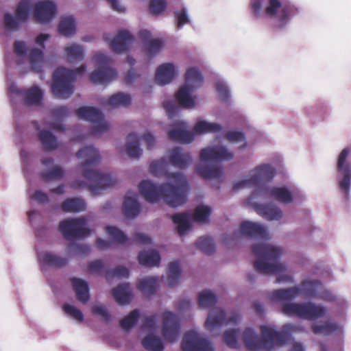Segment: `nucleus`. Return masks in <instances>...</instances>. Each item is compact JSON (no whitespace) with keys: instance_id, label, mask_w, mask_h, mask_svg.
<instances>
[{"instance_id":"1","label":"nucleus","mask_w":351,"mask_h":351,"mask_svg":"<svg viewBox=\"0 0 351 351\" xmlns=\"http://www.w3.org/2000/svg\"><path fill=\"white\" fill-rule=\"evenodd\" d=\"M242 236L253 238L257 243L252 245V252L256 256L254 263L255 269L264 274H275L277 283H293V277L288 274L285 264L279 263L282 254L280 247L269 243V234L265 226L250 221H243L239 230L230 238H224V242L230 243L241 239Z\"/></svg>"},{"instance_id":"2","label":"nucleus","mask_w":351,"mask_h":351,"mask_svg":"<svg viewBox=\"0 0 351 351\" xmlns=\"http://www.w3.org/2000/svg\"><path fill=\"white\" fill-rule=\"evenodd\" d=\"M166 158L154 160L149 165V172L154 176L165 177L167 182L157 186L149 180L141 182L139 191L145 199L154 203L163 200L171 207H178L185 203L189 191L185 175L182 173H169Z\"/></svg>"},{"instance_id":"3","label":"nucleus","mask_w":351,"mask_h":351,"mask_svg":"<svg viewBox=\"0 0 351 351\" xmlns=\"http://www.w3.org/2000/svg\"><path fill=\"white\" fill-rule=\"evenodd\" d=\"M260 330L262 337L252 327L245 328L241 336L237 330H228L223 334V341L229 347L237 348L238 340L241 337L244 345L250 351H269L286 344L292 333L302 330L299 326L292 324H285L280 332L272 324L261 325Z\"/></svg>"},{"instance_id":"4","label":"nucleus","mask_w":351,"mask_h":351,"mask_svg":"<svg viewBox=\"0 0 351 351\" xmlns=\"http://www.w3.org/2000/svg\"><path fill=\"white\" fill-rule=\"evenodd\" d=\"M34 9V18L39 23H49L55 16L56 6L49 0L39 1L22 0L18 4L15 11L6 12L3 16V27L7 32H16L29 19V12Z\"/></svg>"},{"instance_id":"5","label":"nucleus","mask_w":351,"mask_h":351,"mask_svg":"<svg viewBox=\"0 0 351 351\" xmlns=\"http://www.w3.org/2000/svg\"><path fill=\"white\" fill-rule=\"evenodd\" d=\"M76 156L83 160L80 168L84 177L90 182L88 188L93 195H99L105 189L117 184V179L113 174L101 172L94 168L101 159L97 149L93 146L83 147L77 152Z\"/></svg>"},{"instance_id":"6","label":"nucleus","mask_w":351,"mask_h":351,"mask_svg":"<svg viewBox=\"0 0 351 351\" xmlns=\"http://www.w3.org/2000/svg\"><path fill=\"white\" fill-rule=\"evenodd\" d=\"M300 295L326 302H332L336 299V296L325 289L319 281L311 280H304L299 287L275 290L270 293L269 299L278 302L293 300Z\"/></svg>"},{"instance_id":"7","label":"nucleus","mask_w":351,"mask_h":351,"mask_svg":"<svg viewBox=\"0 0 351 351\" xmlns=\"http://www.w3.org/2000/svg\"><path fill=\"white\" fill-rule=\"evenodd\" d=\"M234 153L226 145L217 144L204 148L200 152V160L196 171L205 179L219 178L223 169L215 162L228 161L233 158Z\"/></svg>"},{"instance_id":"8","label":"nucleus","mask_w":351,"mask_h":351,"mask_svg":"<svg viewBox=\"0 0 351 351\" xmlns=\"http://www.w3.org/2000/svg\"><path fill=\"white\" fill-rule=\"evenodd\" d=\"M49 35L47 34H40L38 35L35 43L41 47V49L32 48L29 49L27 43L23 40H16L14 43V61L22 69H31L39 72L45 63L43 49H45L44 43L48 40Z\"/></svg>"},{"instance_id":"9","label":"nucleus","mask_w":351,"mask_h":351,"mask_svg":"<svg viewBox=\"0 0 351 351\" xmlns=\"http://www.w3.org/2000/svg\"><path fill=\"white\" fill-rule=\"evenodd\" d=\"M251 6L255 16L269 19L278 23L279 27L289 21L292 12L290 6L282 4L279 0H252Z\"/></svg>"},{"instance_id":"10","label":"nucleus","mask_w":351,"mask_h":351,"mask_svg":"<svg viewBox=\"0 0 351 351\" xmlns=\"http://www.w3.org/2000/svg\"><path fill=\"white\" fill-rule=\"evenodd\" d=\"M86 67L82 65L77 70H69L60 67L56 70L53 76L51 90L53 95L59 99H67L73 93V82L77 75L85 72Z\"/></svg>"},{"instance_id":"11","label":"nucleus","mask_w":351,"mask_h":351,"mask_svg":"<svg viewBox=\"0 0 351 351\" xmlns=\"http://www.w3.org/2000/svg\"><path fill=\"white\" fill-rule=\"evenodd\" d=\"M203 77L195 67L189 68L185 75V83L176 93L177 99L183 108H193L195 106V97L193 93L202 86Z\"/></svg>"},{"instance_id":"12","label":"nucleus","mask_w":351,"mask_h":351,"mask_svg":"<svg viewBox=\"0 0 351 351\" xmlns=\"http://www.w3.org/2000/svg\"><path fill=\"white\" fill-rule=\"evenodd\" d=\"M282 310V313L288 316L311 321L323 317L328 312L326 307L311 302L286 303Z\"/></svg>"},{"instance_id":"13","label":"nucleus","mask_w":351,"mask_h":351,"mask_svg":"<svg viewBox=\"0 0 351 351\" xmlns=\"http://www.w3.org/2000/svg\"><path fill=\"white\" fill-rule=\"evenodd\" d=\"M276 174L275 168L269 164H261L252 169L243 178L235 181L234 190L252 188L271 180Z\"/></svg>"},{"instance_id":"14","label":"nucleus","mask_w":351,"mask_h":351,"mask_svg":"<svg viewBox=\"0 0 351 351\" xmlns=\"http://www.w3.org/2000/svg\"><path fill=\"white\" fill-rule=\"evenodd\" d=\"M302 193L285 186L263 187L256 189L250 197V202L256 198L261 199H274L283 204H289L298 197H302Z\"/></svg>"},{"instance_id":"15","label":"nucleus","mask_w":351,"mask_h":351,"mask_svg":"<svg viewBox=\"0 0 351 351\" xmlns=\"http://www.w3.org/2000/svg\"><path fill=\"white\" fill-rule=\"evenodd\" d=\"M158 319L156 315H149L144 318L141 327V332L145 335L141 339L143 347L148 351H163L164 343L158 335Z\"/></svg>"},{"instance_id":"16","label":"nucleus","mask_w":351,"mask_h":351,"mask_svg":"<svg viewBox=\"0 0 351 351\" xmlns=\"http://www.w3.org/2000/svg\"><path fill=\"white\" fill-rule=\"evenodd\" d=\"M95 70L90 75V80L94 83L105 84L117 77L115 70L110 68L111 60L105 53L97 52L93 58Z\"/></svg>"},{"instance_id":"17","label":"nucleus","mask_w":351,"mask_h":351,"mask_svg":"<svg viewBox=\"0 0 351 351\" xmlns=\"http://www.w3.org/2000/svg\"><path fill=\"white\" fill-rule=\"evenodd\" d=\"M351 149H343L339 154L337 163V180L341 192L348 196L351 188V162L348 159Z\"/></svg>"},{"instance_id":"18","label":"nucleus","mask_w":351,"mask_h":351,"mask_svg":"<svg viewBox=\"0 0 351 351\" xmlns=\"http://www.w3.org/2000/svg\"><path fill=\"white\" fill-rule=\"evenodd\" d=\"M80 119L91 122L93 126L90 134L95 136L100 135L108 132L110 124L104 119L103 114L97 108L90 106H84L76 110Z\"/></svg>"},{"instance_id":"19","label":"nucleus","mask_w":351,"mask_h":351,"mask_svg":"<svg viewBox=\"0 0 351 351\" xmlns=\"http://www.w3.org/2000/svg\"><path fill=\"white\" fill-rule=\"evenodd\" d=\"M140 140L145 142L147 149H152L155 145L156 141L150 133H145L143 136H138L136 133H130L127 136V142L124 147H118L121 153H125L131 158H138L143 153V149L139 146Z\"/></svg>"},{"instance_id":"20","label":"nucleus","mask_w":351,"mask_h":351,"mask_svg":"<svg viewBox=\"0 0 351 351\" xmlns=\"http://www.w3.org/2000/svg\"><path fill=\"white\" fill-rule=\"evenodd\" d=\"M59 230L68 240L75 238H84L90 234L86 221L83 217L68 219L60 222Z\"/></svg>"},{"instance_id":"21","label":"nucleus","mask_w":351,"mask_h":351,"mask_svg":"<svg viewBox=\"0 0 351 351\" xmlns=\"http://www.w3.org/2000/svg\"><path fill=\"white\" fill-rule=\"evenodd\" d=\"M240 321L241 317L237 313H231L227 315L222 309L214 308L208 314L205 327L208 330L213 332L222 324L237 325Z\"/></svg>"},{"instance_id":"22","label":"nucleus","mask_w":351,"mask_h":351,"mask_svg":"<svg viewBox=\"0 0 351 351\" xmlns=\"http://www.w3.org/2000/svg\"><path fill=\"white\" fill-rule=\"evenodd\" d=\"M8 90L12 100L21 97L27 106L39 105L43 96L42 90L37 86L21 90L15 84H12L9 86Z\"/></svg>"},{"instance_id":"23","label":"nucleus","mask_w":351,"mask_h":351,"mask_svg":"<svg viewBox=\"0 0 351 351\" xmlns=\"http://www.w3.org/2000/svg\"><path fill=\"white\" fill-rule=\"evenodd\" d=\"M182 349V351H214L213 344L194 330L184 335Z\"/></svg>"},{"instance_id":"24","label":"nucleus","mask_w":351,"mask_h":351,"mask_svg":"<svg viewBox=\"0 0 351 351\" xmlns=\"http://www.w3.org/2000/svg\"><path fill=\"white\" fill-rule=\"evenodd\" d=\"M103 38L110 48L117 53H123L128 51L134 41L133 36L126 30L119 31L117 36L113 39L110 38L108 33H105Z\"/></svg>"},{"instance_id":"25","label":"nucleus","mask_w":351,"mask_h":351,"mask_svg":"<svg viewBox=\"0 0 351 351\" xmlns=\"http://www.w3.org/2000/svg\"><path fill=\"white\" fill-rule=\"evenodd\" d=\"M180 326L178 317L171 312L163 313L162 334L167 342L175 341L179 336Z\"/></svg>"},{"instance_id":"26","label":"nucleus","mask_w":351,"mask_h":351,"mask_svg":"<svg viewBox=\"0 0 351 351\" xmlns=\"http://www.w3.org/2000/svg\"><path fill=\"white\" fill-rule=\"evenodd\" d=\"M165 157L169 164L179 169L187 168L193 160L190 153L180 147L169 149Z\"/></svg>"},{"instance_id":"27","label":"nucleus","mask_w":351,"mask_h":351,"mask_svg":"<svg viewBox=\"0 0 351 351\" xmlns=\"http://www.w3.org/2000/svg\"><path fill=\"white\" fill-rule=\"evenodd\" d=\"M188 125L186 122L177 121L171 126L168 132L169 138L181 143H190L195 137L193 132L187 130Z\"/></svg>"},{"instance_id":"28","label":"nucleus","mask_w":351,"mask_h":351,"mask_svg":"<svg viewBox=\"0 0 351 351\" xmlns=\"http://www.w3.org/2000/svg\"><path fill=\"white\" fill-rule=\"evenodd\" d=\"M178 74V66L172 62L160 64L156 69L155 80L160 85H165L173 81Z\"/></svg>"},{"instance_id":"29","label":"nucleus","mask_w":351,"mask_h":351,"mask_svg":"<svg viewBox=\"0 0 351 351\" xmlns=\"http://www.w3.org/2000/svg\"><path fill=\"white\" fill-rule=\"evenodd\" d=\"M44 167L42 171V176L46 181L59 180L64 176V171L59 165H54L51 158H44L41 160Z\"/></svg>"},{"instance_id":"30","label":"nucleus","mask_w":351,"mask_h":351,"mask_svg":"<svg viewBox=\"0 0 351 351\" xmlns=\"http://www.w3.org/2000/svg\"><path fill=\"white\" fill-rule=\"evenodd\" d=\"M249 203L254 204L253 200ZM254 207L258 215L269 221H278L283 215L282 210L274 204L263 205L254 203Z\"/></svg>"},{"instance_id":"31","label":"nucleus","mask_w":351,"mask_h":351,"mask_svg":"<svg viewBox=\"0 0 351 351\" xmlns=\"http://www.w3.org/2000/svg\"><path fill=\"white\" fill-rule=\"evenodd\" d=\"M141 38L145 43L146 53L150 58L155 56L161 50L162 43L160 39L153 38L150 32L146 29L139 32Z\"/></svg>"},{"instance_id":"32","label":"nucleus","mask_w":351,"mask_h":351,"mask_svg":"<svg viewBox=\"0 0 351 351\" xmlns=\"http://www.w3.org/2000/svg\"><path fill=\"white\" fill-rule=\"evenodd\" d=\"M141 207L137 201L136 193L128 191L125 197L123 204V210L125 215L129 218H133L137 216L140 212Z\"/></svg>"},{"instance_id":"33","label":"nucleus","mask_w":351,"mask_h":351,"mask_svg":"<svg viewBox=\"0 0 351 351\" xmlns=\"http://www.w3.org/2000/svg\"><path fill=\"white\" fill-rule=\"evenodd\" d=\"M313 331L316 335H329L332 333L341 334L343 326L332 321L315 322L312 326Z\"/></svg>"},{"instance_id":"34","label":"nucleus","mask_w":351,"mask_h":351,"mask_svg":"<svg viewBox=\"0 0 351 351\" xmlns=\"http://www.w3.org/2000/svg\"><path fill=\"white\" fill-rule=\"evenodd\" d=\"M115 301L120 305L129 304L132 298V290L128 283L119 285L112 291Z\"/></svg>"},{"instance_id":"35","label":"nucleus","mask_w":351,"mask_h":351,"mask_svg":"<svg viewBox=\"0 0 351 351\" xmlns=\"http://www.w3.org/2000/svg\"><path fill=\"white\" fill-rule=\"evenodd\" d=\"M68 114L69 110L66 107L61 106L54 108L52 111L51 121H45V125L46 127L53 130H62L63 127L61 122Z\"/></svg>"},{"instance_id":"36","label":"nucleus","mask_w":351,"mask_h":351,"mask_svg":"<svg viewBox=\"0 0 351 351\" xmlns=\"http://www.w3.org/2000/svg\"><path fill=\"white\" fill-rule=\"evenodd\" d=\"M38 257L42 264L56 267H63L67 263L66 258L45 251L38 252Z\"/></svg>"},{"instance_id":"37","label":"nucleus","mask_w":351,"mask_h":351,"mask_svg":"<svg viewBox=\"0 0 351 351\" xmlns=\"http://www.w3.org/2000/svg\"><path fill=\"white\" fill-rule=\"evenodd\" d=\"M64 56L69 62H80L84 58V48L76 43H69L64 47Z\"/></svg>"},{"instance_id":"38","label":"nucleus","mask_w":351,"mask_h":351,"mask_svg":"<svg viewBox=\"0 0 351 351\" xmlns=\"http://www.w3.org/2000/svg\"><path fill=\"white\" fill-rule=\"evenodd\" d=\"M71 283L76 298L82 304L86 303L90 297L88 283L85 280L77 278H72Z\"/></svg>"},{"instance_id":"39","label":"nucleus","mask_w":351,"mask_h":351,"mask_svg":"<svg viewBox=\"0 0 351 351\" xmlns=\"http://www.w3.org/2000/svg\"><path fill=\"white\" fill-rule=\"evenodd\" d=\"M76 31V23L75 19L71 15H64L61 17L58 32L64 36H71Z\"/></svg>"},{"instance_id":"40","label":"nucleus","mask_w":351,"mask_h":351,"mask_svg":"<svg viewBox=\"0 0 351 351\" xmlns=\"http://www.w3.org/2000/svg\"><path fill=\"white\" fill-rule=\"evenodd\" d=\"M221 129V125L218 123L199 119L194 125L193 132L196 134L216 133L220 132Z\"/></svg>"},{"instance_id":"41","label":"nucleus","mask_w":351,"mask_h":351,"mask_svg":"<svg viewBox=\"0 0 351 351\" xmlns=\"http://www.w3.org/2000/svg\"><path fill=\"white\" fill-rule=\"evenodd\" d=\"M172 219L181 237L185 235L191 227V215L188 213L174 215Z\"/></svg>"},{"instance_id":"42","label":"nucleus","mask_w":351,"mask_h":351,"mask_svg":"<svg viewBox=\"0 0 351 351\" xmlns=\"http://www.w3.org/2000/svg\"><path fill=\"white\" fill-rule=\"evenodd\" d=\"M160 256L156 250H144L138 254L139 263L146 267L156 266L160 263Z\"/></svg>"},{"instance_id":"43","label":"nucleus","mask_w":351,"mask_h":351,"mask_svg":"<svg viewBox=\"0 0 351 351\" xmlns=\"http://www.w3.org/2000/svg\"><path fill=\"white\" fill-rule=\"evenodd\" d=\"M131 97L128 94L118 93L112 95L104 104L110 108L126 107L130 104Z\"/></svg>"},{"instance_id":"44","label":"nucleus","mask_w":351,"mask_h":351,"mask_svg":"<svg viewBox=\"0 0 351 351\" xmlns=\"http://www.w3.org/2000/svg\"><path fill=\"white\" fill-rule=\"evenodd\" d=\"M158 278L148 276L141 279L138 288L145 295L153 294L158 287Z\"/></svg>"},{"instance_id":"45","label":"nucleus","mask_w":351,"mask_h":351,"mask_svg":"<svg viewBox=\"0 0 351 351\" xmlns=\"http://www.w3.org/2000/svg\"><path fill=\"white\" fill-rule=\"evenodd\" d=\"M62 210L67 213H77L85 210L84 202L80 198H69L62 204Z\"/></svg>"},{"instance_id":"46","label":"nucleus","mask_w":351,"mask_h":351,"mask_svg":"<svg viewBox=\"0 0 351 351\" xmlns=\"http://www.w3.org/2000/svg\"><path fill=\"white\" fill-rule=\"evenodd\" d=\"M180 266L178 262L173 261L169 264L167 269V285L173 287L178 283L180 276Z\"/></svg>"},{"instance_id":"47","label":"nucleus","mask_w":351,"mask_h":351,"mask_svg":"<svg viewBox=\"0 0 351 351\" xmlns=\"http://www.w3.org/2000/svg\"><path fill=\"white\" fill-rule=\"evenodd\" d=\"M40 141L46 150L56 149L58 146L56 138L49 131L41 130L39 134Z\"/></svg>"},{"instance_id":"48","label":"nucleus","mask_w":351,"mask_h":351,"mask_svg":"<svg viewBox=\"0 0 351 351\" xmlns=\"http://www.w3.org/2000/svg\"><path fill=\"white\" fill-rule=\"evenodd\" d=\"M105 231L108 237L114 243H117L119 244H124L128 240V238L126 236V234L116 226H106L105 228Z\"/></svg>"},{"instance_id":"49","label":"nucleus","mask_w":351,"mask_h":351,"mask_svg":"<svg viewBox=\"0 0 351 351\" xmlns=\"http://www.w3.org/2000/svg\"><path fill=\"white\" fill-rule=\"evenodd\" d=\"M217 302V297L211 291L204 290L199 293L198 304L201 308H208Z\"/></svg>"},{"instance_id":"50","label":"nucleus","mask_w":351,"mask_h":351,"mask_svg":"<svg viewBox=\"0 0 351 351\" xmlns=\"http://www.w3.org/2000/svg\"><path fill=\"white\" fill-rule=\"evenodd\" d=\"M210 213L211 208L208 206L202 204L195 208L193 217L195 221L199 223H205L208 220Z\"/></svg>"},{"instance_id":"51","label":"nucleus","mask_w":351,"mask_h":351,"mask_svg":"<svg viewBox=\"0 0 351 351\" xmlns=\"http://www.w3.org/2000/svg\"><path fill=\"white\" fill-rule=\"evenodd\" d=\"M198 249L206 254H211L215 251V244L213 239L208 237H202L196 242Z\"/></svg>"},{"instance_id":"52","label":"nucleus","mask_w":351,"mask_h":351,"mask_svg":"<svg viewBox=\"0 0 351 351\" xmlns=\"http://www.w3.org/2000/svg\"><path fill=\"white\" fill-rule=\"evenodd\" d=\"M225 138L230 143H241L239 149L245 148L247 145L245 135L241 132L229 131L226 133Z\"/></svg>"},{"instance_id":"53","label":"nucleus","mask_w":351,"mask_h":351,"mask_svg":"<svg viewBox=\"0 0 351 351\" xmlns=\"http://www.w3.org/2000/svg\"><path fill=\"white\" fill-rule=\"evenodd\" d=\"M64 312L70 317L77 322H81L84 319L82 312L73 305L64 304L62 306Z\"/></svg>"},{"instance_id":"54","label":"nucleus","mask_w":351,"mask_h":351,"mask_svg":"<svg viewBox=\"0 0 351 351\" xmlns=\"http://www.w3.org/2000/svg\"><path fill=\"white\" fill-rule=\"evenodd\" d=\"M139 311L138 310H134L132 311L127 317L121 321L120 324L121 327L125 330H129L136 324L139 317Z\"/></svg>"},{"instance_id":"55","label":"nucleus","mask_w":351,"mask_h":351,"mask_svg":"<svg viewBox=\"0 0 351 351\" xmlns=\"http://www.w3.org/2000/svg\"><path fill=\"white\" fill-rule=\"evenodd\" d=\"M129 276V271L127 268L119 266L115 268L114 270L108 271L106 276V278L108 281H110L114 278H128Z\"/></svg>"},{"instance_id":"56","label":"nucleus","mask_w":351,"mask_h":351,"mask_svg":"<svg viewBox=\"0 0 351 351\" xmlns=\"http://www.w3.org/2000/svg\"><path fill=\"white\" fill-rule=\"evenodd\" d=\"M216 90L222 101H228L230 97V90L223 80H219L216 82Z\"/></svg>"},{"instance_id":"57","label":"nucleus","mask_w":351,"mask_h":351,"mask_svg":"<svg viewBox=\"0 0 351 351\" xmlns=\"http://www.w3.org/2000/svg\"><path fill=\"white\" fill-rule=\"evenodd\" d=\"M167 6L165 0H151L150 10L152 14H158L163 12Z\"/></svg>"},{"instance_id":"58","label":"nucleus","mask_w":351,"mask_h":351,"mask_svg":"<svg viewBox=\"0 0 351 351\" xmlns=\"http://www.w3.org/2000/svg\"><path fill=\"white\" fill-rule=\"evenodd\" d=\"M166 112L169 118H172L180 112V107L173 101H166L163 104Z\"/></svg>"},{"instance_id":"59","label":"nucleus","mask_w":351,"mask_h":351,"mask_svg":"<svg viewBox=\"0 0 351 351\" xmlns=\"http://www.w3.org/2000/svg\"><path fill=\"white\" fill-rule=\"evenodd\" d=\"M175 15L177 19V26L178 28H181L184 25L189 22L187 10L184 8H183L180 11H176Z\"/></svg>"},{"instance_id":"60","label":"nucleus","mask_w":351,"mask_h":351,"mask_svg":"<svg viewBox=\"0 0 351 351\" xmlns=\"http://www.w3.org/2000/svg\"><path fill=\"white\" fill-rule=\"evenodd\" d=\"M92 311L94 314L100 316L105 320H108L110 317L106 308L101 304H95L93 306Z\"/></svg>"},{"instance_id":"61","label":"nucleus","mask_w":351,"mask_h":351,"mask_svg":"<svg viewBox=\"0 0 351 351\" xmlns=\"http://www.w3.org/2000/svg\"><path fill=\"white\" fill-rule=\"evenodd\" d=\"M29 197L32 199L40 204L45 203L49 200L47 194L40 191H36L34 193L30 194Z\"/></svg>"},{"instance_id":"62","label":"nucleus","mask_w":351,"mask_h":351,"mask_svg":"<svg viewBox=\"0 0 351 351\" xmlns=\"http://www.w3.org/2000/svg\"><path fill=\"white\" fill-rule=\"evenodd\" d=\"M104 267V264L101 261H95L91 262L88 266V270L91 273H99Z\"/></svg>"},{"instance_id":"63","label":"nucleus","mask_w":351,"mask_h":351,"mask_svg":"<svg viewBox=\"0 0 351 351\" xmlns=\"http://www.w3.org/2000/svg\"><path fill=\"white\" fill-rule=\"evenodd\" d=\"M108 1L114 11L119 13H123L125 11L126 9L125 6L122 5L119 0H108Z\"/></svg>"},{"instance_id":"64","label":"nucleus","mask_w":351,"mask_h":351,"mask_svg":"<svg viewBox=\"0 0 351 351\" xmlns=\"http://www.w3.org/2000/svg\"><path fill=\"white\" fill-rule=\"evenodd\" d=\"M135 239L138 243L141 244H149L151 243V238L149 237L140 232L136 233Z\"/></svg>"}]
</instances>
